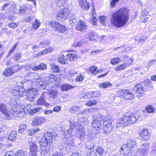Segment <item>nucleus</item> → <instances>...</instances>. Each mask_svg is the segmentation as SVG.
<instances>
[{
  "label": "nucleus",
  "mask_w": 156,
  "mask_h": 156,
  "mask_svg": "<svg viewBox=\"0 0 156 156\" xmlns=\"http://www.w3.org/2000/svg\"><path fill=\"white\" fill-rule=\"evenodd\" d=\"M129 10L126 7H122L111 14L110 23L117 28L125 26L129 19Z\"/></svg>",
  "instance_id": "f257e3e1"
},
{
  "label": "nucleus",
  "mask_w": 156,
  "mask_h": 156,
  "mask_svg": "<svg viewBox=\"0 0 156 156\" xmlns=\"http://www.w3.org/2000/svg\"><path fill=\"white\" fill-rule=\"evenodd\" d=\"M139 118L137 112L133 113L130 112H126L119 118V122L116 123V127L119 128L122 126H127L133 123Z\"/></svg>",
  "instance_id": "f03ea898"
},
{
  "label": "nucleus",
  "mask_w": 156,
  "mask_h": 156,
  "mask_svg": "<svg viewBox=\"0 0 156 156\" xmlns=\"http://www.w3.org/2000/svg\"><path fill=\"white\" fill-rule=\"evenodd\" d=\"M55 138V136L51 133H44L39 141L40 147L46 150H49L52 147Z\"/></svg>",
  "instance_id": "7ed1b4c3"
},
{
  "label": "nucleus",
  "mask_w": 156,
  "mask_h": 156,
  "mask_svg": "<svg viewBox=\"0 0 156 156\" xmlns=\"http://www.w3.org/2000/svg\"><path fill=\"white\" fill-rule=\"evenodd\" d=\"M48 25L52 29L60 34H64L68 30V28L65 25L60 24L56 21H50L48 22Z\"/></svg>",
  "instance_id": "20e7f679"
},
{
  "label": "nucleus",
  "mask_w": 156,
  "mask_h": 156,
  "mask_svg": "<svg viewBox=\"0 0 156 156\" xmlns=\"http://www.w3.org/2000/svg\"><path fill=\"white\" fill-rule=\"evenodd\" d=\"M117 96L125 100H132L134 99V94L128 89L120 90L117 92Z\"/></svg>",
  "instance_id": "39448f33"
},
{
  "label": "nucleus",
  "mask_w": 156,
  "mask_h": 156,
  "mask_svg": "<svg viewBox=\"0 0 156 156\" xmlns=\"http://www.w3.org/2000/svg\"><path fill=\"white\" fill-rule=\"evenodd\" d=\"M71 13V11L69 8H63L58 12L56 17L58 20L60 19L65 20L69 17Z\"/></svg>",
  "instance_id": "423d86ee"
},
{
  "label": "nucleus",
  "mask_w": 156,
  "mask_h": 156,
  "mask_svg": "<svg viewBox=\"0 0 156 156\" xmlns=\"http://www.w3.org/2000/svg\"><path fill=\"white\" fill-rule=\"evenodd\" d=\"M101 95V93L99 91H90L82 94L81 98H83L85 99H89L92 98L100 97Z\"/></svg>",
  "instance_id": "0eeeda50"
},
{
  "label": "nucleus",
  "mask_w": 156,
  "mask_h": 156,
  "mask_svg": "<svg viewBox=\"0 0 156 156\" xmlns=\"http://www.w3.org/2000/svg\"><path fill=\"white\" fill-rule=\"evenodd\" d=\"M112 120L109 117H106L105 119L103 121V129L105 132L106 133L111 130L113 126L112 124Z\"/></svg>",
  "instance_id": "6e6552de"
},
{
  "label": "nucleus",
  "mask_w": 156,
  "mask_h": 156,
  "mask_svg": "<svg viewBox=\"0 0 156 156\" xmlns=\"http://www.w3.org/2000/svg\"><path fill=\"white\" fill-rule=\"evenodd\" d=\"M133 89L137 94V97L139 98L142 97L144 95V91L143 86L141 85V83L135 84L133 87Z\"/></svg>",
  "instance_id": "1a4fd4ad"
},
{
  "label": "nucleus",
  "mask_w": 156,
  "mask_h": 156,
  "mask_svg": "<svg viewBox=\"0 0 156 156\" xmlns=\"http://www.w3.org/2000/svg\"><path fill=\"white\" fill-rule=\"evenodd\" d=\"M101 122L97 119H94L92 123V131L96 133H98L102 128Z\"/></svg>",
  "instance_id": "9d476101"
},
{
  "label": "nucleus",
  "mask_w": 156,
  "mask_h": 156,
  "mask_svg": "<svg viewBox=\"0 0 156 156\" xmlns=\"http://www.w3.org/2000/svg\"><path fill=\"white\" fill-rule=\"evenodd\" d=\"M23 111V108L20 106H17L16 108V110L15 109L12 112L10 116L12 119H15L17 117H22L24 114Z\"/></svg>",
  "instance_id": "9b49d317"
},
{
  "label": "nucleus",
  "mask_w": 156,
  "mask_h": 156,
  "mask_svg": "<svg viewBox=\"0 0 156 156\" xmlns=\"http://www.w3.org/2000/svg\"><path fill=\"white\" fill-rule=\"evenodd\" d=\"M138 133L142 139L145 141H147L150 139L151 134L146 129H140Z\"/></svg>",
  "instance_id": "f8f14e48"
},
{
  "label": "nucleus",
  "mask_w": 156,
  "mask_h": 156,
  "mask_svg": "<svg viewBox=\"0 0 156 156\" xmlns=\"http://www.w3.org/2000/svg\"><path fill=\"white\" fill-rule=\"evenodd\" d=\"M66 52H69L66 55V57L67 60L70 61H74L77 60L78 58V55L74 52L75 51L73 49L67 50L66 51Z\"/></svg>",
  "instance_id": "ddd939ff"
},
{
  "label": "nucleus",
  "mask_w": 156,
  "mask_h": 156,
  "mask_svg": "<svg viewBox=\"0 0 156 156\" xmlns=\"http://www.w3.org/2000/svg\"><path fill=\"white\" fill-rule=\"evenodd\" d=\"M87 25L86 22L82 20H79L76 26V29L80 32L85 31L87 30Z\"/></svg>",
  "instance_id": "4468645a"
},
{
  "label": "nucleus",
  "mask_w": 156,
  "mask_h": 156,
  "mask_svg": "<svg viewBox=\"0 0 156 156\" xmlns=\"http://www.w3.org/2000/svg\"><path fill=\"white\" fill-rule=\"evenodd\" d=\"M144 86L143 88L144 92L149 91L152 90L153 88V86L152 85V83L149 78H147L142 82Z\"/></svg>",
  "instance_id": "2eb2a0df"
},
{
  "label": "nucleus",
  "mask_w": 156,
  "mask_h": 156,
  "mask_svg": "<svg viewBox=\"0 0 156 156\" xmlns=\"http://www.w3.org/2000/svg\"><path fill=\"white\" fill-rule=\"evenodd\" d=\"M126 144L130 150L131 152L133 151L137 148L136 142L135 140L129 139L128 140Z\"/></svg>",
  "instance_id": "dca6fc26"
},
{
  "label": "nucleus",
  "mask_w": 156,
  "mask_h": 156,
  "mask_svg": "<svg viewBox=\"0 0 156 156\" xmlns=\"http://www.w3.org/2000/svg\"><path fill=\"white\" fill-rule=\"evenodd\" d=\"M103 71L102 69H99L97 66H93L89 68L88 72L92 75L96 76Z\"/></svg>",
  "instance_id": "f3484780"
},
{
  "label": "nucleus",
  "mask_w": 156,
  "mask_h": 156,
  "mask_svg": "<svg viewBox=\"0 0 156 156\" xmlns=\"http://www.w3.org/2000/svg\"><path fill=\"white\" fill-rule=\"evenodd\" d=\"M46 121V119L44 117H35L32 121V124L33 126H35L43 123Z\"/></svg>",
  "instance_id": "a211bd4d"
},
{
  "label": "nucleus",
  "mask_w": 156,
  "mask_h": 156,
  "mask_svg": "<svg viewBox=\"0 0 156 156\" xmlns=\"http://www.w3.org/2000/svg\"><path fill=\"white\" fill-rule=\"evenodd\" d=\"M80 6L84 10H87L89 9L90 5L87 0H82L79 3Z\"/></svg>",
  "instance_id": "6ab92c4d"
},
{
  "label": "nucleus",
  "mask_w": 156,
  "mask_h": 156,
  "mask_svg": "<svg viewBox=\"0 0 156 156\" xmlns=\"http://www.w3.org/2000/svg\"><path fill=\"white\" fill-rule=\"evenodd\" d=\"M29 151L31 154H37L39 151L38 147L37 145L33 142L30 143L29 146Z\"/></svg>",
  "instance_id": "aec40b11"
},
{
  "label": "nucleus",
  "mask_w": 156,
  "mask_h": 156,
  "mask_svg": "<svg viewBox=\"0 0 156 156\" xmlns=\"http://www.w3.org/2000/svg\"><path fill=\"white\" fill-rule=\"evenodd\" d=\"M57 61L58 62L62 65L67 64V60L66 55L63 54H60L57 57Z\"/></svg>",
  "instance_id": "412c9836"
},
{
  "label": "nucleus",
  "mask_w": 156,
  "mask_h": 156,
  "mask_svg": "<svg viewBox=\"0 0 156 156\" xmlns=\"http://www.w3.org/2000/svg\"><path fill=\"white\" fill-rule=\"evenodd\" d=\"M23 90L22 88H17L16 89H13L12 91V93L14 96H16L17 98L22 96L23 94Z\"/></svg>",
  "instance_id": "4be33fe9"
},
{
  "label": "nucleus",
  "mask_w": 156,
  "mask_h": 156,
  "mask_svg": "<svg viewBox=\"0 0 156 156\" xmlns=\"http://www.w3.org/2000/svg\"><path fill=\"white\" fill-rule=\"evenodd\" d=\"M0 110L1 112L4 114L6 116H7V118L9 117L10 114L9 112L7 111V109L6 105L3 104H0Z\"/></svg>",
  "instance_id": "5701e85b"
},
{
  "label": "nucleus",
  "mask_w": 156,
  "mask_h": 156,
  "mask_svg": "<svg viewBox=\"0 0 156 156\" xmlns=\"http://www.w3.org/2000/svg\"><path fill=\"white\" fill-rule=\"evenodd\" d=\"M76 87L68 84H64L61 86V89L62 91H67Z\"/></svg>",
  "instance_id": "b1692460"
},
{
  "label": "nucleus",
  "mask_w": 156,
  "mask_h": 156,
  "mask_svg": "<svg viewBox=\"0 0 156 156\" xmlns=\"http://www.w3.org/2000/svg\"><path fill=\"white\" fill-rule=\"evenodd\" d=\"M98 101L96 99H93L87 101L84 104V105L87 107L95 106L97 105Z\"/></svg>",
  "instance_id": "393cba45"
},
{
  "label": "nucleus",
  "mask_w": 156,
  "mask_h": 156,
  "mask_svg": "<svg viewBox=\"0 0 156 156\" xmlns=\"http://www.w3.org/2000/svg\"><path fill=\"white\" fill-rule=\"evenodd\" d=\"M37 104L38 105H44L46 107L50 105V104L47 102L42 97H41L37 100Z\"/></svg>",
  "instance_id": "a878e982"
},
{
  "label": "nucleus",
  "mask_w": 156,
  "mask_h": 156,
  "mask_svg": "<svg viewBox=\"0 0 156 156\" xmlns=\"http://www.w3.org/2000/svg\"><path fill=\"white\" fill-rule=\"evenodd\" d=\"M47 66L44 63H41L39 65L34 66L32 70L34 71L38 70H43L46 69Z\"/></svg>",
  "instance_id": "bb28decb"
},
{
  "label": "nucleus",
  "mask_w": 156,
  "mask_h": 156,
  "mask_svg": "<svg viewBox=\"0 0 156 156\" xmlns=\"http://www.w3.org/2000/svg\"><path fill=\"white\" fill-rule=\"evenodd\" d=\"M120 152L121 153L124 154L127 152H131L130 150L126 144L122 145L120 147Z\"/></svg>",
  "instance_id": "cd10ccee"
},
{
  "label": "nucleus",
  "mask_w": 156,
  "mask_h": 156,
  "mask_svg": "<svg viewBox=\"0 0 156 156\" xmlns=\"http://www.w3.org/2000/svg\"><path fill=\"white\" fill-rule=\"evenodd\" d=\"M126 68V65L125 63L117 65L114 69L116 72L121 71L125 70Z\"/></svg>",
  "instance_id": "c85d7f7f"
},
{
  "label": "nucleus",
  "mask_w": 156,
  "mask_h": 156,
  "mask_svg": "<svg viewBox=\"0 0 156 156\" xmlns=\"http://www.w3.org/2000/svg\"><path fill=\"white\" fill-rule=\"evenodd\" d=\"M52 51V49L51 48H47L41 52L38 53L36 54V55L37 57L41 55L51 52Z\"/></svg>",
  "instance_id": "c756f323"
},
{
  "label": "nucleus",
  "mask_w": 156,
  "mask_h": 156,
  "mask_svg": "<svg viewBox=\"0 0 156 156\" xmlns=\"http://www.w3.org/2000/svg\"><path fill=\"white\" fill-rule=\"evenodd\" d=\"M98 86L100 88L105 89L112 87V84L109 81H107L101 83Z\"/></svg>",
  "instance_id": "7c9ffc66"
},
{
  "label": "nucleus",
  "mask_w": 156,
  "mask_h": 156,
  "mask_svg": "<svg viewBox=\"0 0 156 156\" xmlns=\"http://www.w3.org/2000/svg\"><path fill=\"white\" fill-rule=\"evenodd\" d=\"M41 23L39 20L37 19H36L33 23L32 27L34 29L37 30L39 27Z\"/></svg>",
  "instance_id": "2f4dec72"
},
{
  "label": "nucleus",
  "mask_w": 156,
  "mask_h": 156,
  "mask_svg": "<svg viewBox=\"0 0 156 156\" xmlns=\"http://www.w3.org/2000/svg\"><path fill=\"white\" fill-rule=\"evenodd\" d=\"M121 61L120 58L118 57H116L112 58L110 61V63L113 65H115L118 64Z\"/></svg>",
  "instance_id": "473e14b6"
},
{
  "label": "nucleus",
  "mask_w": 156,
  "mask_h": 156,
  "mask_svg": "<svg viewBox=\"0 0 156 156\" xmlns=\"http://www.w3.org/2000/svg\"><path fill=\"white\" fill-rule=\"evenodd\" d=\"M95 150L100 156H102L105 151L104 148L100 146H98Z\"/></svg>",
  "instance_id": "72a5a7b5"
},
{
  "label": "nucleus",
  "mask_w": 156,
  "mask_h": 156,
  "mask_svg": "<svg viewBox=\"0 0 156 156\" xmlns=\"http://www.w3.org/2000/svg\"><path fill=\"white\" fill-rule=\"evenodd\" d=\"M51 70L53 73H59L60 72L59 68L58 66L55 65H51Z\"/></svg>",
  "instance_id": "f704fd0d"
},
{
  "label": "nucleus",
  "mask_w": 156,
  "mask_h": 156,
  "mask_svg": "<svg viewBox=\"0 0 156 156\" xmlns=\"http://www.w3.org/2000/svg\"><path fill=\"white\" fill-rule=\"evenodd\" d=\"M145 110L147 113H152L154 112L155 108L152 105H149L146 107Z\"/></svg>",
  "instance_id": "c9c22d12"
},
{
  "label": "nucleus",
  "mask_w": 156,
  "mask_h": 156,
  "mask_svg": "<svg viewBox=\"0 0 156 156\" xmlns=\"http://www.w3.org/2000/svg\"><path fill=\"white\" fill-rule=\"evenodd\" d=\"M27 92L28 93L30 96H34L37 93V90L33 87H31L29 89L27 90Z\"/></svg>",
  "instance_id": "e433bc0d"
},
{
  "label": "nucleus",
  "mask_w": 156,
  "mask_h": 156,
  "mask_svg": "<svg viewBox=\"0 0 156 156\" xmlns=\"http://www.w3.org/2000/svg\"><path fill=\"white\" fill-rule=\"evenodd\" d=\"M27 126L26 124H21L19 126L18 132L19 133H22L24 132Z\"/></svg>",
  "instance_id": "4c0bfd02"
},
{
  "label": "nucleus",
  "mask_w": 156,
  "mask_h": 156,
  "mask_svg": "<svg viewBox=\"0 0 156 156\" xmlns=\"http://www.w3.org/2000/svg\"><path fill=\"white\" fill-rule=\"evenodd\" d=\"M85 77L84 75L82 74H79L76 76L75 80L77 82H82L83 80Z\"/></svg>",
  "instance_id": "58836bf2"
},
{
  "label": "nucleus",
  "mask_w": 156,
  "mask_h": 156,
  "mask_svg": "<svg viewBox=\"0 0 156 156\" xmlns=\"http://www.w3.org/2000/svg\"><path fill=\"white\" fill-rule=\"evenodd\" d=\"M17 135V133L16 131H12L10 133V140H15L16 138Z\"/></svg>",
  "instance_id": "ea45409f"
},
{
  "label": "nucleus",
  "mask_w": 156,
  "mask_h": 156,
  "mask_svg": "<svg viewBox=\"0 0 156 156\" xmlns=\"http://www.w3.org/2000/svg\"><path fill=\"white\" fill-rule=\"evenodd\" d=\"M27 8L25 5L20 6L19 9V12L20 13H24L27 9Z\"/></svg>",
  "instance_id": "a19ab883"
},
{
  "label": "nucleus",
  "mask_w": 156,
  "mask_h": 156,
  "mask_svg": "<svg viewBox=\"0 0 156 156\" xmlns=\"http://www.w3.org/2000/svg\"><path fill=\"white\" fill-rule=\"evenodd\" d=\"M26 155L24 151L22 150H19L15 154V156H25Z\"/></svg>",
  "instance_id": "79ce46f5"
},
{
  "label": "nucleus",
  "mask_w": 156,
  "mask_h": 156,
  "mask_svg": "<svg viewBox=\"0 0 156 156\" xmlns=\"http://www.w3.org/2000/svg\"><path fill=\"white\" fill-rule=\"evenodd\" d=\"M100 22L103 24H105V21L106 19V17L104 16H100L99 17Z\"/></svg>",
  "instance_id": "37998d69"
},
{
  "label": "nucleus",
  "mask_w": 156,
  "mask_h": 156,
  "mask_svg": "<svg viewBox=\"0 0 156 156\" xmlns=\"http://www.w3.org/2000/svg\"><path fill=\"white\" fill-rule=\"evenodd\" d=\"M21 52L16 53L14 55L13 58L16 61H17L21 58Z\"/></svg>",
  "instance_id": "c03bdc74"
},
{
  "label": "nucleus",
  "mask_w": 156,
  "mask_h": 156,
  "mask_svg": "<svg viewBox=\"0 0 156 156\" xmlns=\"http://www.w3.org/2000/svg\"><path fill=\"white\" fill-rule=\"evenodd\" d=\"M66 2V0H57V4L60 6H63Z\"/></svg>",
  "instance_id": "a18cd8bd"
},
{
  "label": "nucleus",
  "mask_w": 156,
  "mask_h": 156,
  "mask_svg": "<svg viewBox=\"0 0 156 156\" xmlns=\"http://www.w3.org/2000/svg\"><path fill=\"white\" fill-rule=\"evenodd\" d=\"M133 60L131 58H129L127 59L126 61V63H125V64L126 65V68L127 67V66H129L131 65H132L133 63Z\"/></svg>",
  "instance_id": "49530a36"
},
{
  "label": "nucleus",
  "mask_w": 156,
  "mask_h": 156,
  "mask_svg": "<svg viewBox=\"0 0 156 156\" xmlns=\"http://www.w3.org/2000/svg\"><path fill=\"white\" fill-rule=\"evenodd\" d=\"M61 106H56L54 108L53 111L56 112H58L61 111Z\"/></svg>",
  "instance_id": "de8ad7c7"
},
{
  "label": "nucleus",
  "mask_w": 156,
  "mask_h": 156,
  "mask_svg": "<svg viewBox=\"0 0 156 156\" xmlns=\"http://www.w3.org/2000/svg\"><path fill=\"white\" fill-rule=\"evenodd\" d=\"M48 79L51 81H54V80L56 81V79L57 78L55 75L54 74H50L49 75Z\"/></svg>",
  "instance_id": "09e8293b"
},
{
  "label": "nucleus",
  "mask_w": 156,
  "mask_h": 156,
  "mask_svg": "<svg viewBox=\"0 0 156 156\" xmlns=\"http://www.w3.org/2000/svg\"><path fill=\"white\" fill-rule=\"evenodd\" d=\"M11 9H12V11L14 13H15L17 12V9L16 4L12 5L11 6Z\"/></svg>",
  "instance_id": "8fccbe9b"
},
{
  "label": "nucleus",
  "mask_w": 156,
  "mask_h": 156,
  "mask_svg": "<svg viewBox=\"0 0 156 156\" xmlns=\"http://www.w3.org/2000/svg\"><path fill=\"white\" fill-rule=\"evenodd\" d=\"M4 75L6 76H7L9 75L10 73V68H7L3 72Z\"/></svg>",
  "instance_id": "3c124183"
},
{
  "label": "nucleus",
  "mask_w": 156,
  "mask_h": 156,
  "mask_svg": "<svg viewBox=\"0 0 156 156\" xmlns=\"http://www.w3.org/2000/svg\"><path fill=\"white\" fill-rule=\"evenodd\" d=\"M86 156H97V154L94 151H93L87 153Z\"/></svg>",
  "instance_id": "603ef678"
},
{
  "label": "nucleus",
  "mask_w": 156,
  "mask_h": 156,
  "mask_svg": "<svg viewBox=\"0 0 156 156\" xmlns=\"http://www.w3.org/2000/svg\"><path fill=\"white\" fill-rule=\"evenodd\" d=\"M94 35L92 33H90L88 35V38L90 40H93L94 39Z\"/></svg>",
  "instance_id": "864d4df0"
},
{
  "label": "nucleus",
  "mask_w": 156,
  "mask_h": 156,
  "mask_svg": "<svg viewBox=\"0 0 156 156\" xmlns=\"http://www.w3.org/2000/svg\"><path fill=\"white\" fill-rule=\"evenodd\" d=\"M18 42H16L12 48L10 49V52L12 53L15 50L18 45Z\"/></svg>",
  "instance_id": "5fc2aeb1"
},
{
  "label": "nucleus",
  "mask_w": 156,
  "mask_h": 156,
  "mask_svg": "<svg viewBox=\"0 0 156 156\" xmlns=\"http://www.w3.org/2000/svg\"><path fill=\"white\" fill-rule=\"evenodd\" d=\"M92 20L94 25H96L97 24V18L94 16H93L92 18Z\"/></svg>",
  "instance_id": "6e6d98bb"
},
{
  "label": "nucleus",
  "mask_w": 156,
  "mask_h": 156,
  "mask_svg": "<svg viewBox=\"0 0 156 156\" xmlns=\"http://www.w3.org/2000/svg\"><path fill=\"white\" fill-rule=\"evenodd\" d=\"M17 26V24L16 23H10V28H15Z\"/></svg>",
  "instance_id": "4d7b16f0"
},
{
  "label": "nucleus",
  "mask_w": 156,
  "mask_h": 156,
  "mask_svg": "<svg viewBox=\"0 0 156 156\" xmlns=\"http://www.w3.org/2000/svg\"><path fill=\"white\" fill-rule=\"evenodd\" d=\"M79 132H80V133H79V135L80 137H82L84 136L85 133L83 131L79 130Z\"/></svg>",
  "instance_id": "13d9d810"
},
{
  "label": "nucleus",
  "mask_w": 156,
  "mask_h": 156,
  "mask_svg": "<svg viewBox=\"0 0 156 156\" xmlns=\"http://www.w3.org/2000/svg\"><path fill=\"white\" fill-rule=\"evenodd\" d=\"M150 79L151 81H156V75H152L150 77Z\"/></svg>",
  "instance_id": "bf43d9fd"
},
{
  "label": "nucleus",
  "mask_w": 156,
  "mask_h": 156,
  "mask_svg": "<svg viewBox=\"0 0 156 156\" xmlns=\"http://www.w3.org/2000/svg\"><path fill=\"white\" fill-rule=\"evenodd\" d=\"M53 111L51 110H48L44 111V113L45 114L47 115L49 114L52 113Z\"/></svg>",
  "instance_id": "052dcab7"
},
{
  "label": "nucleus",
  "mask_w": 156,
  "mask_h": 156,
  "mask_svg": "<svg viewBox=\"0 0 156 156\" xmlns=\"http://www.w3.org/2000/svg\"><path fill=\"white\" fill-rule=\"evenodd\" d=\"M108 72H107L103 74H101V75H99L98 76H97V78H100L101 77H103L104 76H105L108 74Z\"/></svg>",
  "instance_id": "680f3d73"
},
{
  "label": "nucleus",
  "mask_w": 156,
  "mask_h": 156,
  "mask_svg": "<svg viewBox=\"0 0 156 156\" xmlns=\"http://www.w3.org/2000/svg\"><path fill=\"white\" fill-rule=\"evenodd\" d=\"M9 5V3H7L4 4L2 8V10H4Z\"/></svg>",
  "instance_id": "e2e57ef3"
},
{
  "label": "nucleus",
  "mask_w": 156,
  "mask_h": 156,
  "mask_svg": "<svg viewBox=\"0 0 156 156\" xmlns=\"http://www.w3.org/2000/svg\"><path fill=\"white\" fill-rule=\"evenodd\" d=\"M42 109L41 107H37L34 108V110L36 113L39 112Z\"/></svg>",
  "instance_id": "0e129e2a"
},
{
  "label": "nucleus",
  "mask_w": 156,
  "mask_h": 156,
  "mask_svg": "<svg viewBox=\"0 0 156 156\" xmlns=\"http://www.w3.org/2000/svg\"><path fill=\"white\" fill-rule=\"evenodd\" d=\"M29 135L30 136H31L34 134V132L33 129H29Z\"/></svg>",
  "instance_id": "69168bd1"
},
{
  "label": "nucleus",
  "mask_w": 156,
  "mask_h": 156,
  "mask_svg": "<svg viewBox=\"0 0 156 156\" xmlns=\"http://www.w3.org/2000/svg\"><path fill=\"white\" fill-rule=\"evenodd\" d=\"M51 156H61V154L58 152H56L53 154Z\"/></svg>",
  "instance_id": "338daca9"
},
{
  "label": "nucleus",
  "mask_w": 156,
  "mask_h": 156,
  "mask_svg": "<svg viewBox=\"0 0 156 156\" xmlns=\"http://www.w3.org/2000/svg\"><path fill=\"white\" fill-rule=\"evenodd\" d=\"M30 113L32 115H33L34 113H36V112H35V111L34 110V109H31L30 111Z\"/></svg>",
  "instance_id": "774afa93"
}]
</instances>
